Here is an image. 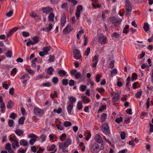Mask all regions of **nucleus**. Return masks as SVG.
Listing matches in <instances>:
<instances>
[{"label":"nucleus","mask_w":153,"mask_h":153,"mask_svg":"<svg viewBox=\"0 0 153 153\" xmlns=\"http://www.w3.org/2000/svg\"><path fill=\"white\" fill-rule=\"evenodd\" d=\"M104 148V144H101L100 147L98 144L95 142L91 145V151L92 152H98L101 150H103Z\"/></svg>","instance_id":"nucleus-1"},{"label":"nucleus","mask_w":153,"mask_h":153,"mask_svg":"<svg viewBox=\"0 0 153 153\" xmlns=\"http://www.w3.org/2000/svg\"><path fill=\"white\" fill-rule=\"evenodd\" d=\"M101 129L103 132L106 135L109 136L111 134L110 131L107 123H105L102 125Z\"/></svg>","instance_id":"nucleus-2"},{"label":"nucleus","mask_w":153,"mask_h":153,"mask_svg":"<svg viewBox=\"0 0 153 153\" xmlns=\"http://www.w3.org/2000/svg\"><path fill=\"white\" fill-rule=\"evenodd\" d=\"M110 20L112 24L116 27L119 26L121 24L120 19L114 16L111 17Z\"/></svg>","instance_id":"nucleus-3"},{"label":"nucleus","mask_w":153,"mask_h":153,"mask_svg":"<svg viewBox=\"0 0 153 153\" xmlns=\"http://www.w3.org/2000/svg\"><path fill=\"white\" fill-rule=\"evenodd\" d=\"M33 112L35 114L38 115L40 117L43 115L44 112L42 110L36 107L34 108Z\"/></svg>","instance_id":"nucleus-4"},{"label":"nucleus","mask_w":153,"mask_h":153,"mask_svg":"<svg viewBox=\"0 0 153 153\" xmlns=\"http://www.w3.org/2000/svg\"><path fill=\"white\" fill-rule=\"evenodd\" d=\"M42 10L44 13L46 14H49L53 12V9L50 7H44L42 8Z\"/></svg>","instance_id":"nucleus-5"},{"label":"nucleus","mask_w":153,"mask_h":153,"mask_svg":"<svg viewBox=\"0 0 153 153\" xmlns=\"http://www.w3.org/2000/svg\"><path fill=\"white\" fill-rule=\"evenodd\" d=\"M73 55L74 57L76 59H80L82 57L79 51L77 49H76L74 51Z\"/></svg>","instance_id":"nucleus-6"},{"label":"nucleus","mask_w":153,"mask_h":153,"mask_svg":"<svg viewBox=\"0 0 153 153\" xmlns=\"http://www.w3.org/2000/svg\"><path fill=\"white\" fill-rule=\"evenodd\" d=\"M73 29V26L71 25H68L63 31V32L65 34L68 33Z\"/></svg>","instance_id":"nucleus-7"},{"label":"nucleus","mask_w":153,"mask_h":153,"mask_svg":"<svg viewBox=\"0 0 153 153\" xmlns=\"http://www.w3.org/2000/svg\"><path fill=\"white\" fill-rule=\"evenodd\" d=\"M94 139L97 142L101 144L104 143L103 140L100 134H97L95 136Z\"/></svg>","instance_id":"nucleus-8"},{"label":"nucleus","mask_w":153,"mask_h":153,"mask_svg":"<svg viewBox=\"0 0 153 153\" xmlns=\"http://www.w3.org/2000/svg\"><path fill=\"white\" fill-rule=\"evenodd\" d=\"M125 5L126 10H128V11H131V4L128 0H126Z\"/></svg>","instance_id":"nucleus-9"},{"label":"nucleus","mask_w":153,"mask_h":153,"mask_svg":"<svg viewBox=\"0 0 153 153\" xmlns=\"http://www.w3.org/2000/svg\"><path fill=\"white\" fill-rule=\"evenodd\" d=\"M99 42L100 43L104 44L106 41V38L104 37L103 35H101L99 37Z\"/></svg>","instance_id":"nucleus-10"},{"label":"nucleus","mask_w":153,"mask_h":153,"mask_svg":"<svg viewBox=\"0 0 153 153\" xmlns=\"http://www.w3.org/2000/svg\"><path fill=\"white\" fill-rule=\"evenodd\" d=\"M66 22V16L65 14H64L62 16L61 20V24L62 27L64 26Z\"/></svg>","instance_id":"nucleus-11"},{"label":"nucleus","mask_w":153,"mask_h":153,"mask_svg":"<svg viewBox=\"0 0 153 153\" xmlns=\"http://www.w3.org/2000/svg\"><path fill=\"white\" fill-rule=\"evenodd\" d=\"M92 66L94 67H96L98 61V57L97 55L94 56L92 59Z\"/></svg>","instance_id":"nucleus-12"},{"label":"nucleus","mask_w":153,"mask_h":153,"mask_svg":"<svg viewBox=\"0 0 153 153\" xmlns=\"http://www.w3.org/2000/svg\"><path fill=\"white\" fill-rule=\"evenodd\" d=\"M120 94L118 92H116L114 94V96L112 98V101L114 102H116L120 99Z\"/></svg>","instance_id":"nucleus-13"},{"label":"nucleus","mask_w":153,"mask_h":153,"mask_svg":"<svg viewBox=\"0 0 153 153\" xmlns=\"http://www.w3.org/2000/svg\"><path fill=\"white\" fill-rule=\"evenodd\" d=\"M74 105L72 103H70L68 105L67 109L68 113L69 114H71V112L72 110Z\"/></svg>","instance_id":"nucleus-14"},{"label":"nucleus","mask_w":153,"mask_h":153,"mask_svg":"<svg viewBox=\"0 0 153 153\" xmlns=\"http://www.w3.org/2000/svg\"><path fill=\"white\" fill-rule=\"evenodd\" d=\"M19 29V28L18 27H14L12 29H11L8 34L7 35V36L8 37L10 35H12L13 33L16 32L17 30Z\"/></svg>","instance_id":"nucleus-15"},{"label":"nucleus","mask_w":153,"mask_h":153,"mask_svg":"<svg viewBox=\"0 0 153 153\" xmlns=\"http://www.w3.org/2000/svg\"><path fill=\"white\" fill-rule=\"evenodd\" d=\"M49 14V15L48 17V21L50 22H53L54 21V18L55 16L53 12Z\"/></svg>","instance_id":"nucleus-16"},{"label":"nucleus","mask_w":153,"mask_h":153,"mask_svg":"<svg viewBox=\"0 0 153 153\" xmlns=\"http://www.w3.org/2000/svg\"><path fill=\"white\" fill-rule=\"evenodd\" d=\"M58 73L61 76H65L66 75L67 76H68V75L67 74V72L65 71L62 70H59V71Z\"/></svg>","instance_id":"nucleus-17"},{"label":"nucleus","mask_w":153,"mask_h":153,"mask_svg":"<svg viewBox=\"0 0 153 153\" xmlns=\"http://www.w3.org/2000/svg\"><path fill=\"white\" fill-rule=\"evenodd\" d=\"M15 132L19 136H22L24 134V132L21 129H17L15 131Z\"/></svg>","instance_id":"nucleus-18"},{"label":"nucleus","mask_w":153,"mask_h":153,"mask_svg":"<svg viewBox=\"0 0 153 153\" xmlns=\"http://www.w3.org/2000/svg\"><path fill=\"white\" fill-rule=\"evenodd\" d=\"M54 71V69L52 67H50L48 68L47 71V74L50 75H52L53 74V72Z\"/></svg>","instance_id":"nucleus-19"},{"label":"nucleus","mask_w":153,"mask_h":153,"mask_svg":"<svg viewBox=\"0 0 153 153\" xmlns=\"http://www.w3.org/2000/svg\"><path fill=\"white\" fill-rule=\"evenodd\" d=\"M52 28V25L51 24H49V26L48 27H47L45 28H43L42 29V30L46 32H49L51 30Z\"/></svg>","instance_id":"nucleus-20"},{"label":"nucleus","mask_w":153,"mask_h":153,"mask_svg":"<svg viewBox=\"0 0 153 153\" xmlns=\"http://www.w3.org/2000/svg\"><path fill=\"white\" fill-rule=\"evenodd\" d=\"M20 143L21 145L26 146L28 145V142L25 139H22L20 140Z\"/></svg>","instance_id":"nucleus-21"},{"label":"nucleus","mask_w":153,"mask_h":153,"mask_svg":"<svg viewBox=\"0 0 153 153\" xmlns=\"http://www.w3.org/2000/svg\"><path fill=\"white\" fill-rule=\"evenodd\" d=\"M12 146L13 149H16V147L18 148L19 147V145L18 142L16 141H14L12 144Z\"/></svg>","instance_id":"nucleus-22"},{"label":"nucleus","mask_w":153,"mask_h":153,"mask_svg":"<svg viewBox=\"0 0 153 153\" xmlns=\"http://www.w3.org/2000/svg\"><path fill=\"white\" fill-rule=\"evenodd\" d=\"M131 80V77L130 76H128L127 77V78L126 79V87L128 89H129V85L130 82Z\"/></svg>","instance_id":"nucleus-23"},{"label":"nucleus","mask_w":153,"mask_h":153,"mask_svg":"<svg viewBox=\"0 0 153 153\" xmlns=\"http://www.w3.org/2000/svg\"><path fill=\"white\" fill-rule=\"evenodd\" d=\"M59 148L62 149L67 147V146H66V145L65 144V143H62L59 142Z\"/></svg>","instance_id":"nucleus-24"},{"label":"nucleus","mask_w":153,"mask_h":153,"mask_svg":"<svg viewBox=\"0 0 153 153\" xmlns=\"http://www.w3.org/2000/svg\"><path fill=\"white\" fill-rule=\"evenodd\" d=\"M0 108H1V111L2 113H4L5 110V106L4 103L0 104Z\"/></svg>","instance_id":"nucleus-25"},{"label":"nucleus","mask_w":153,"mask_h":153,"mask_svg":"<svg viewBox=\"0 0 153 153\" xmlns=\"http://www.w3.org/2000/svg\"><path fill=\"white\" fill-rule=\"evenodd\" d=\"M77 107L78 110H80L82 109L83 108V106L82 101H79L78 102L77 105Z\"/></svg>","instance_id":"nucleus-26"},{"label":"nucleus","mask_w":153,"mask_h":153,"mask_svg":"<svg viewBox=\"0 0 153 153\" xmlns=\"http://www.w3.org/2000/svg\"><path fill=\"white\" fill-rule=\"evenodd\" d=\"M14 104V103L11 100L9 101L7 104V108L10 109L12 107L13 105Z\"/></svg>","instance_id":"nucleus-27"},{"label":"nucleus","mask_w":153,"mask_h":153,"mask_svg":"<svg viewBox=\"0 0 153 153\" xmlns=\"http://www.w3.org/2000/svg\"><path fill=\"white\" fill-rule=\"evenodd\" d=\"M129 27V26L128 25H126L123 31V33H124L127 34L128 33V29Z\"/></svg>","instance_id":"nucleus-28"},{"label":"nucleus","mask_w":153,"mask_h":153,"mask_svg":"<svg viewBox=\"0 0 153 153\" xmlns=\"http://www.w3.org/2000/svg\"><path fill=\"white\" fill-rule=\"evenodd\" d=\"M81 97L82 98L83 101L85 103H88L90 101V100L86 96L82 97Z\"/></svg>","instance_id":"nucleus-29"},{"label":"nucleus","mask_w":153,"mask_h":153,"mask_svg":"<svg viewBox=\"0 0 153 153\" xmlns=\"http://www.w3.org/2000/svg\"><path fill=\"white\" fill-rule=\"evenodd\" d=\"M64 143L66 145V146L68 147L69 145L71 144L72 140L70 138H68L67 139L66 141Z\"/></svg>","instance_id":"nucleus-30"},{"label":"nucleus","mask_w":153,"mask_h":153,"mask_svg":"<svg viewBox=\"0 0 153 153\" xmlns=\"http://www.w3.org/2000/svg\"><path fill=\"white\" fill-rule=\"evenodd\" d=\"M143 28L146 32L148 31L149 30V28L148 24L147 23H144V26L143 27Z\"/></svg>","instance_id":"nucleus-31"},{"label":"nucleus","mask_w":153,"mask_h":153,"mask_svg":"<svg viewBox=\"0 0 153 153\" xmlns=\"http://www.w3.org/2000/svg\"><path fill=\"white\" fill-rule=\"evenodd\" d=\"M51 98L53 99L54 98H57L58 97V94L57 91H55L53 93H51Z\"/></svg>","instance_id":"nucleus-32"},{"label":"nucleus","mask_w":153,"mask_h":153,"mask_svg":"<svg viewBox=\"0 0 153 153\" xmlns=\"http://www.w3.org/2000/svg\"><path fill=\"white\" fill-rule=\"evenodd\" d=\"M137 75L135 73H133L132 74V77L131 80L132 81H134L137 78Z\"/></svg>","instance_id":"nucleus-33"},{"label":"nucleus","mask_w":153,"mask_h":153,"mask_svg":"<svg viewBox=\"0 0 153 153\" xmlns=\"http://www.w3.org/2000/svg\"><path fill=\"white\" fill-rule=\"evenodd\" d=\"M25 119V117H21L19 120V124H23Z\"/></svg>","instance_id":"nucleus-34"},{"label":"nucleus","mask_w":153,"mask_h":153,"mask_svg":"<svg viewBox=\"0 0 153 153\" xmlns=\"http://www.w3.org/2000/svg\"><path fill=\"white\" fill-rule=\"evenodd\" d=\"M69 99L71 102L70 103H72L73 104L76 101V98L73 96H71Z\"/></svg>","instance_id":"nucleus-35"},{"label":"nucleus","mask_w":153,"mask_h":153,"mask_svg":"<svg viewBox=\"0 0 153 153\" xmlns=\"http://www.w3.org/2000/svg\"><path fill=\"white\" fill-rule=\"evenodd\" d=\"M123 120V117H120L119 118H117L115 120V121L117 123L119 124L120 122L122 121Z\"/></svg>","instance_id":"nucleus-36"},{"label":"nucleus","mask_w":153,"mask_h":153,"mask_svg":"<svg viewBox=\"0 0 153 153\" xmlns=\"http://www.w3.org/2000/svg\"><path fill=\"white\" fill-rule=\"evenodd\" d=\"M30 77L27 74H26L25 75H24L22 76V77L20 78V79H26L27 80L29 79L30 78Z\"/></svg>","instance_id":"nucleus-37"},{"label":"nucleus","mask_w":153,"mask_h":153,"mask_svg":"<svg viewBox=\"0 0 153 153\" xmlns=\"http://www.w3.org/2000/svg\"><path fill=\"white\" fill-rule=\"evenodd\" d=\"M87 88V86L84 85H82L80 87V90L82 92H84Z\"/></svg>","instance_id":"nucleus-38"},{"label":"nucleus","mask_w":153,"mask_h":153,"mask_svg":"<svg viewBox=\"0 0 153 153\" xmlns=\"http://www.w3.org/2000/svg\"><path fill=\"white\" fill-rule=\"evenodd\" d=\"M43 50L44 53H45V54H47L48 51L50 50V47L48 46L45 47L43 48Z\"/></svg>","instance_id":"nucleus-39"},{"label":"nucleus","mask_w":153,"mask_h":153,"mask_svg":"<svg viewBox=\"0 0 153 153\" xmlns=\"http://www.w3.org/2000/svg\"><path fill=\"white\" fill-rule=\"evenodd\" d=\"M117 73V69H114L111 72V77H113Z\"/></svg>","instance_id":"nucleus-40"},{"label":"nucleus","mask_w":153,"mask_h":153,"mask_svg":"<svg viewBox=\"0 0 153 153\" xmlns=\"http://www.w3.org/2000/svg\"><path fill=\"white\" fill-rule=\"evenodd\" d=\"M56 147V145L55 144H53L51 146L49 147L48 148V150L50 152L54 150Z\"/></svg>","instance_id":"nucleus-41"},{"label":"nucleus","mask_w":153,"mask_h":153,"mask_svg":"<svg viewBox=\"0 0 153 153\" xmlns=\"http://www.w3.org/2000/svg\"><path fill=\"white\" fill-rule=\"evenodd\" d=\"M64 125L65 127H68L71 126L72 124L70 122L66 121L64 123Z\"/></svg>","instance_id":"nucleus-42"},{"label":"nucleus","mask_w":153,"mask_h":153,"mask_svg":"<svg viewBox=\"0 0 153 153\" xmlns=\"http://www.w3.org/2000/svg\"><path fill=\"white\" fill-rule=\"evenodd\" d=\"M59 81V79L56 77H54L52 79V82L55 84H57Z\"/></svg>","instance_id":"nucleus-43"},{"label":"nucleus","mask_w":153,"mask_h":153,"mask_svg":"<svg viewBox=\"0 0 153 153\" xmlns=\"http://www.w3.org/2000/svg\"><path fill=\"white\" fill-rule=\"evenodd\" d=\"M6 56L7 57H11L12 55V52L11 51H8L6 53H5Z\"/></svg>","instance_id":"nucleus-44"},{"label":"nucleus","mask_w":153,"mask_h":153,"mask_svg":"<svg viewBox=\"0 0 153 153\" xmlns=\"http://www.w3.org/2000/svg\"><path fill=\"white\" fill-rule=\"evenodd\" d=\"M62 83L64 85H67L68 84V80L67 79H63L62 82Z\"/></svg>","instance_id":"nucleus-45"},{"label":"nucleus","mask_w":153,"mask_h":153,"mask_svg":"<svg viewBox=\"0 0 153 153\" xmlns=\"http://www.w3.org/2000/svg\"><path fill=\"white\" fill-rule=\"evenodd\" d=\"M142 91H140L135 94L136 97L137 98H140L141 95L142 94Z\"/></svg>","instance_id":"nucleus-46"},{"label":"nucleus","mask_w":153,"mask_h":153,"mask_svg":"<svg viewBox=\"0 0 153 153\" xmlns=\"http://www.w3.org/2000/svg\"><path fill=\"white\" fill-rule=\"evenodd\" d=\"M53 111L54 112L57 113L58 114H59L62 112V109L61 108H59L58 109H54Z\"/></svg>","instance_id":"nucleus-47"},{"label":"nucleus","mask_w":153,"mask_h":153,"mask_svg":"<svg viewBox=\"0 0 153 153\" xmlns=\"http://www.w3.org/2000/svg\"><path fill=\"white\" fill-rule=\"evenodd\" d=\"M9 117L11 118L14 119L16 117L17 115L15 113H12L10 114Z\"/></svg>","instance_id":"nucleus-48"},{"label":"nucleus","mask_w":153,"mask_h":153,"mask_svg":"<svg viewBox=\"0 0 153 153\" xmlns=\"http://www.w3.org/2000/svg\"><path fill=\"white\" fill-rule=\"evenodd\" d=\"M66 134L65 133L62 134L61 136L60 137V140L61 141H63L64 139L66 138Z\"/></svg>","instance_id":"nucleus-49"},{"label":"nucleus","mask_w":153,"mask_h":153,"mask_svg":"<svg viewBox=\"0 0 153 153\" xmlns=\"http://www.w3.org/2000/svg\"><path fill=\"white\" fill-rule=\"evenodd\" d=\"M28 136L29 137L31 138L36 139L37 138V136L33 133L29 134Z\"/></svg>","instance_id":"nucleus-50"},{"label":"nucleus","mask_w":153,"mask_h":153,"mask_svg":"<svg viewBox=\"0 0 153 153\" xmlns=\"http://www.w3.org/2000/svg\"><path fill=\"white\" fill-rule=\"evenodd\" d=\"M107 114L105 113H103L102 115V117L101 118V120L102 121L104 122L105 120L106 119V117Z\"/></svg>","instance_id":"nucleus-51"},{"label":"nucleus","mask_w":153,"mask_h":153,"mask_svg":"<svg viewBox=\"0 0 153 153\" xmlns=\"http://www.w3.org/2000/svg\"><path fill=\"white\" fill-rule=\"evenodd\" d=\"M36 140V139H32L30 140L29 143L31 145H33Z\"/></svg>","instance_id":"nucleus-52"},{"label":"nucleus","mask_w":153,"mask_h":153,"mask_svg":"<svg viewBox=\"0 0 153 153\" xmlns=\"http://www.w3.org/2000/svg\"><path fill=\"white\" fill-rule=\"evenodd\" d=\"M90 51V48L89 47H88L85 52V54L88 56Z\"/></svg>","instance_id":"nucleus-53"},{"label":"nucleus","mask_w":153,"mask_h":153,"mask_svg":"<svg viewBox=\"0 0 153 153\" xmlns=\"http://www.w3.org/2000/svg\"><path fill=\"white\" fill-rule=\"evenodd\" d=\"M114 60H112L109 65V67L111 69H112L114 68Z\"/></svg>","instance_id":"nucleus-54"},{"label":"nucleus","mask_w":153,"mask_h":153,"mask_svg":"<svg viewBox=\"0 0 153 153\" xmlns=\"http://www.w3.org/2000/svg\"><path fill=\"white\" fill-rule=\"evenodd\" d=\"M22 35L24 37H27L29 35V33L28 32L23 31L22 32Z\"/></svg>","instance_id":"nucleus-55"},{"label":"nucleus","mask_w":153,"mask_h":153,"mask_svg":"<svg viewBox=\"0 0 153 153\" xmlns=\"http://www.w3.org/2000/svg\"><path fill=\"white\" fill-rule=\"evenodd\" d=\"M54 59H55L54 56H53L51 55L50 56V57L49 58V59L48 60L49 62H52L54 61Z\"/></svg>","instance_id":"nucleus-56"},{"label":"nucleus","mask_w":153,"mask_h":153,"mask_svg":"<svg viewBox=\"0 0 153 153\" xmlns=\"http://www.w3.org/2000/svg\"><path fill=\"white\" fill-rule=\"evenodd\" d=\"M11 144L9 143H7L5 146V149L6 150H8L11 148Z\"/></svg>","instance_id":"nucleus-57"},{"label":"nucleus","mask_w":153,"mask_h":153,"mask_svg":"<svg viewBox=\"0 0 153 153\" xmlns=\"http://www.w3.org/2000/svg\"><path fill=\"white\" fill-rule=\"evenodd\" d=\"M81 76V74L79 72H77L75 74V78L76 79L80 78Z\"/></svg>","instance_id":"nucleus-58"},{"label":"nucleus","mask_w":153,"mask_h":153,"mask_svg":"<svg viewBox=\"0 0 153 153\" xmlns=\"http://www.w3.org/2000/svg\"><path fill=\"white\" fill-rule=\"evenodd\" d=\"M13 11L12 10H10L8 12H7L6 13V15L7 17H10L13 14Z\"/></svg>","instance_id":"nucleus-59"},{"label":"nucleus","mask_w":153,"mask_h":153,"mask_svg":"<svg viewBox=\"0 0 153 153\" xmlns=\"http://www.w3.org/2000/svg\"><path fill=\"white\" fill-rule=\"evenodd\" d=\"M46 136L45 134H42L41 135V141L42 142L44 141L46 139Z\"/></svg>","instance_id":"nucleus-60"},{"label":"nucleus","mask_w":153,"mask_h":153,"mask_svg":"<svg viewBox=\"0 0 153 153\" xmlns=\"http://www.w3.org/2000/svg\"><path fill=\"white\" fill-rule=\"evenodd\" d=\"M14 121L12 120H9L8 121V124L10 127H12L13 126Z\"/></svg>","instance_id":"nucleus-61"},{"label":"nucleus","mask_w":153,"mask_h":153,"mask_svg":"<svg viewBox=\"0 0 153 153\" xmlns=\"http://www.w3.org/2000/svg\"><path fill=\"white\" fill-rule=\"evenodd\" d=\"M96 90L100 93L102 92H104L105 91V89L102 88H97L96 89Z\"/></svg>","instance_id":"nucleus-62"},{"label":"nucleus","mask_w":153,"mask_h":153,"mask_svg":"<svg viewBox=\"0 0 153 153\" xmlns=\"http://www.w3.org/2000/svg\"><path fill=\"white\" fill-rule=\"evenodd\" d=\"M17 70L16 68H13L11 72V73L12 74L14 75L17 73Z\"/></svg>","instance_id":"nucleus-63"},{"label":"nucleus","mask_w":153,"mask_h":153,"mask_svg":"<svg viewBox=\"0 0 153 153\" xmlns=\"http://www.w3.org/2000/svg\"><path fill=\"white\" fill-rule=\"evenodd\" d=\"M82 8L83 7L82 5H78L77 7V11L80 12V11L82 10Z\"/></svg>","instance_id":"nucleus-64"}]
</instances>
